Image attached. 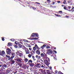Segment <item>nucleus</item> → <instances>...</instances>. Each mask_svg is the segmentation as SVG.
Segmentation results:
<instances>
[{
	"label": "nucleus",
	"instance_id": "nucleus-1",
	"mask_svg": "<svg viewBox=\"0 0 74 74\" xmlns=\"http://www.w3.org/2000/svg\"><path fill=\"white\" fill-rule=\"evenodd\" d=\"M23 52L21 51H18L16 52V55L20 57H22L23 56Z\"/></svg>",
	"mask_w": 74,
	"mask_h": 74
},
{
	"label": "nucleus",
	"instance_id": "nucleus-2",
	"mask_svg": "<svg viewBox=\"0 0 74 74\" xmlns=\"http://www.w3.org/2000/svg\"><path fill=\"white\" fill-rule=\"evenodd\" d=\"M54 53L53 51H52V50L50 49H49L47 51V54H48V55H53Z\"/></svg>",
	"mask_w": 74,
	"mask_h": 74
},
{
	"label": "nucleus",
	"instance_id": "nucleus-3",
	"mask_svg": "<svg viewBox=\"0 0 74 74\" xmlns=\"http://www.w3.org/2000/svg\"><path fill=\"white\" fill-rule=\"evenodd\" d=\"M5 53L4 51L3 50L1 51V50H0V55L2 56H4Z\"/></svg>",
	"mask_w": 74,
	"mask_h": 74
},
{
	"label": "nucleus",
	"instance_id": "nucleus-4",
	"mask_svg": "<svg viewBox=\"0 0 74 74\" xmlns=\"http://www.w3.org/2000/svg\"><path fill=\"white\" fill-rule=\"evenodd\" d=\"M7 50L6 52H7V54H8L9 55H10L11 53V50L10 48H7L6 49Z\"/></svg>",
	"mask_w": 74,
	"mask_h": 74
},
{
	"label": "nucleus",
	"instance_id": "nucleus-5",
	"mask_svg": "<svg viewBox=\"0 0 74 74\" xmlns=\"http://www.w3.org/2000/svg\"><path fill=\"white\" fill-rule=\"evenodd\" d=\"M12 58H11L10 59H9L10 61V63L11 64H14L15 63V60H12Z\"/></svg>",
	"mask_w": 74,
	"mask_h": 74
},
{
	"label": "nucleus",
	"instance_id": "nucleus-6",
	"mask_svg": "<svg viewBox=\"0 0 74 74\" xmlns=\"http://www.w3.org/2000/svg\"><path fill=\"white\" fill-rule=\"evenodd\" d=\"M11 71H12V70L11 69V68H9L6 70V74H8V73H10Z\"/></svg>",
	"mask_w": 74,
	"mask_h": 74
},
{
	"label": "nucleus",
	"instance_id": "nucleus-7",
	"mask_svg": "<svg viewBox=\"0 0 74 74\" xmlns=\"http://www.w3.org/2000/svg\"><path fill=\"white\" fill-rule=\"evenodd\" d=\"M25 50L26 54H29V53H30V51H29V50L27 48H26V49Z\"/></svg>",
	"mask_w": 74,
	"mask_h": 74
},
{
	"label": "nucleus",
	"instance_id": "nucleus-8",
	"mask_svg": "<svg viewBox=\"0 0 74 74\" xmlns=\"http://www.w3.org/2000/svg\"><path fill=\"white\" fill-rule=\"evenodd\" d=\"M1 68L3 69H5L7 67V65H6V64H4L3 65H1Z\"/></svg>",
	"mask_w": 74,
	"mask_h": 74
},
{
	"label": "nucleus",
	"instance_id": "nucleus-9",
	"mask_svg": "<svg viewBox=\"0 0 74 74\" xmlns=\"http://www.w3.org/2000/svg\"><path fill=\"white\" fill-rule=\"evenodd\" d=\"M21 58H17L16 59V60L18 62V63H22V62H22V61H21Z\"/></svg>",
	"mask_w": 74,
	"mask_h": 74
},
{
	"label": "nucleus",
	"instance_id": "nucleus-10",
	"mask_svg": "<svg viewBox=\"0 0 74 74\" xmlns=\"http://www.w3.org/2000/svg\"><path fill=\"white\" fill-rule=\"evenodd\" d=\"M35 48H36V49H41V48H38V46H37V44H35Z\"/></svg>",
	"mask_w": 74,
	"mask_h": 74
},
{
	"label": "nucleus",
	"instance_id": "nucleus-11",
	"mask_svg": "<svg viewBox=\"0 0 74 74\" xmlns=\"http://www.w3.org/2000/svg\"><path fill=\"white\" fill-rule=\"evenodd\" d=\"M12 68L13 69V70H14V71H16V70H17V66H13L12 67Z\"/></svg>",
	"mask_w": 74,
	"mask_h": 74
},
{
	"label": "nucleus",
	"instance_id": "nucleus-12",
	"mask_svg": "<svg viewBox=\"0 0 74 74\" xmlns=\"http://www.w3.org/2000/svg\"><path fill=\"white\" fill-rule=\"evenodd\" d=\"M12 56L11 57H12V58H13L15 57V54L14 53H11Z\"/></svg>",
	"mask_w": 74,
	"mask_h": 74
},
{
	"label": "nucleus",
	"instance_id": "nucleus-13",
	"mask_svg": "<svg viewBox=\"0 0 74 74\" xmlns=\"http://www.w3.org/2000/svg\"><path fill=\"white\" fill-rule=\"evenodd\" d=\"M24 62H23V63H24V62H25V63H27V62H28V59L27 58H25L24 59Z\"/></svg>",
	"mask_w": 74,
	"mask_h": 74
},
{
	"label": "nucleus",
	"instance_id": "nucleus-14",
	"mask_svg": "<svg viewBox=\"0 0 74 74\" xmlns=\"http://www.w3.org/2000/svg\"><path fill=\"white\" fill-rule=\"evenodd\" d=\"M36 53L37 54H38V55H40V51L39 50H37L36 51Z\"/></svg>",
	"mask_w": 74,
	"mask_h": 74
},
{
	"label": "nucleus",
	"instance_id": "nucleus-15",
	"mask_svg": "<svg viewBox=\"0 0 74 74\" xmlns=\"http://www.w3.org/2000/svg\"><path fill=\"white\" fill-rule=\"evenodd\" d=\"M32 62H33V61L32 60H30L28 61V63L29 64H30V63H32Z\"/></svg>",
	"mask_w": 74,
	"mask_h": 74
},
{
	"label": "nucleus",
	"instance_id": "nucleus-16",
	"mask_svg": "<svg viewBox=\"0 0 74 74\" xmlns=\"http://www.w3.org/2000/svg\"><path fill=\"white\" fill-rule=\"evenodd\" d=\"M36 67H41V65L40 64H38L36 65Z\"/></svg>",
	"mask_w": 74,
	"mask_h": 74
},
{
	"label": "nucleus",
	"instance_id": "nucleus-17",
	"mask_svg": "<svg viewBox=\"0 0 74 74\" xmlns=\"http://www.w3.org/2000/svg\"><path fill=\"white\" fill-rule=\"evenodd\" d=\"M46 47V45L45 44H44L41 47V49H44V48H45Z\"/></svg>",
	"mask_w": 74,
	"mask_h": 74
},
{
	"label": "nucleus",
	"instance_id": "nucleus-18",
	"mask_svg": "<svg viewBox=\"0 0 74 74\" xmlns=\"http://www.w3.org/2000/svg\"><path fill=\"white\" fill-rule=\"evenodd\" d=\"M18 48H22V45L20 43L19 44H18Z\"/></svg>",
	"mask_w": 74,
	"mask_h": 74
},
{
	"label": "nucleus",
	"instance_id": "nucleus-19",
	"mask_svg": "<svg viewBox=\"0 0 74 74\" xmlns=\"http://www.w3.org/2000/svg\"><path fill=\"white\" fill-rule=\"evenodd\" d=\"M36 58H37L38 59H40L41 58V56H38V55H36Z\"/></svg>",
	"mask_w": 74,
	"mask_h": 74
},
{
	"label": "nucleus",
	"instance_id": "nucleus-20",
	"mask_svg": "<svg viewBox=\"0 0 74 74\" xmlns=\"http://www.w3.org/2000/svg\"><path fill=\"white\" fill-rule=\"evenodd\" d=\"M44 62L45 63V64H48L49 63V62H48V61H47V60H44Z\"/></svg>",
	"mask_w": 74,
	"mask_h": 74
},
{
	"label": "nucleus",
	"instance_id": "nucleus-21",
	"mask_svg": "<svg viewBox=\"0 0 74 74\" xmlns=\"http://www.w3.org/2000/svg\"><path fill=\"white\" fill-rule=\"evenodd\" d=\"M34 63H33L32 62L29 64V65L30 66H31V67H33V66H34Z\"/></svg>",
	"mask_w": 74,
	"mask_h": 74
},
{
	"label": "nucleus",
	"instance_id": "nucleus-22",
	"mask_svg": "<svg viewBox=\"0 0 74 74\" xmlns=\"http://www.w3.org/2000/svg\"><path fill=\"white\" fill-rule=\"evenodd\" d=\"M31 36H32V37H35V34L33 33L32 34Z\"/></svg>",
	"mask_w": 74,
	"mask_h": 74
},
{
	"label": "nucleus",
	"instance_id": "nucleus-23",
	"mask_svg": "<svg viewBox=\"0 0 74 74\" xmlns=\"http://www.w3.org/2000/svg\"><path fill=\"white\" fill-rule=\"evenodd\" d=\"M45 60H47V61H48V62H50V60H49V58L47 57L45 59Z\"/></svg>",
	"mask_w": 74,
	"mask_h": 74
},
{
	"label": "nucleus",
	"instance_id": "nucleus-24",
	"mask_svg": "<svg viewBox=\"0 0 74 74\" xmlns=\"http://www.w3.org/2000/svg\"><path fill=\"white\" fill-rule=\"evenodd\" d=\"M6 57L7 58H8V60H9V59H11V58H12V57H11L10 58V56H6Z\"/></svg>",
	"mask_w": 74,
	"mask_h": 74
},
{
	"label": "nucleus",
	"instance_id": "nucleus-25",
	"mask_svg": "<svg viewBox=\"0 0 74 74\" xmlns=\"http://www.w3.org/2000/svg\"><path fill=\"white\" fill-rule=\"evenodd\" d=\"M23 68L24 69H26V65L24 64L23 65Z\"/></svg>",
	"mask_w": 74,
	"mask_h": 74
},
{
	"label": "nucleus",
	"instance_id": "nucleus-26",
	"mask_svg": "<svg viewBox=\"0 0 74 74\" xmlns=\"http://www.w3.org/2000/svg\"><path fill=\"white\" fill-rule=\"evenodd\" d=\"M32 58L33 59L34 61H35V60H36V59L35 58V57L34 56H32Z\"/></svg>",
	"mask_w": 74,
	"mask_h": 74
},
{
	"label": "nucleus",
	"instance_id": "nucleus-27",
	"mask_svg": "<svg viewBox=\"0 0 74 74\" xmlns=\"http://www.w3.org/2000/svg\"><path fill=\"white\" fill-rule=\"evenodd\" d=\"M14 43L16 45H19V44H20L19 42H18L17 41L15 42Z\"/></svg>",
	"mask_w": 74,
	"mask_h": 74
},
{
	"label": "nucleus",
	"instance_id": "nucleus-28",
	"mask_svg": "<svg viewBox=\"0 0 74 74\" xmlns=\"http://www.w3.org/2000/svg\"><path fill=\"white\" fill-rule=\"evenodd\" d=\"M22 47H23V49H24V50H25L26 48H26V47H25V46L23 45H22Z\"/></svg>",
	"mask_w": 74,
	"mask_h": 74
},
{
	"label": "nucleus",
	"instance_id": "nucleus-29",
	"mask_svg": "<svg viewBox=\"0 0 74 74\" xmlns=\"http://www.w3.org/2000/svg\"><path fill=\"white\" fill-rule=\"evenodd\" d=\"M47 74H51V71H49V70H48V71L47 72Z\"/></svg>",
	"mask_w": 74,
	"mask_h": 74
},
{
	"label": "nucleus",
	"instance_id": "nucleus-30",
	"mask_svg": "<svg viewBox=\"0 0 74 74\" xmlns=\"http://www.w3.org/2000/svg\"><path fill=\"white\" fill-rule=\"evenodd\" d=\"M47 1L48 3V4H50L51 1L50 0H47Z\"/></svg>",
	"mask_w": 74,
	"mask_h": 74
},
{
	"label": "nucleus",
	"instance_id": "nucleus-31",
	"mask_svg": "<svg viewBox=\"0 0 74 74\" xmlns=\"http://www.w3.org/2000/svg\"><path fill=\"white\" fill-rule=\"evenodd\" d=\"M32 54H29L28 56L29 57V58H30L32 57Z\"/></svg>",
	"mask_w": 74,
	"mask_h": 74
},
{
	"label": "nucleus",
	"instance_id": "nucleus-32",
	"mask_svg": "<svg viewBox=\"0 0 74 74\" xmlns=\"http://www.w3.org/2000/svg\"><path fill=\"white\" fill-rule=\"evenodd\" d=\"M71 0H69L68 1V3H70V4L72 5V3L71 2Z\"/></svg>",
	"mask_w": 74,
	"mask_h": 74
},
{
	"label": "nucleus",
	"instance_id": "nucleus-33",
	"mask_svg": "<svg viewBox=\"0 0 74 74\" xmlns=\"http://www.w3.org/2000/svg\"><path fill=\"white\" fill-rule=\"evenodd\" d=\"M64 10H68V9L67 8V7L66 6L64 7Z\"/></svg>",
	"mask_w": 74,
	"mask_h": 74
},
{
	"label": "nucleus",
	"instance_id": "nucleus-34",
	"mask_svg": "<svg viewBox=\"0 0 74 74\" xmlns=\"http://www.w3.org/2000/svg\"><path fill=\"white\" fill-rule=\"evenodd\" d=\"M40 56L41 57H44V54L43 53H41L40 54Z\"/></svg>",
	"mask_w": 74,
	"mask_h": 74
},
{
	"label": "nucleus",
	"instance_id": "nucleus-35",
	"mask_svg": "<svg viewBox=\"0 0 74 74\" xmlns=\"http://www.w3.org/2000/svg\"><path fill=\"white\" fill-rule=\"evenodd\" d=\"M47 55L45 53L44 54V57L45 59V58H47Z\"/></svg>",
	"mask_w": 74,
	"mask_h": 74
},
{
	"label": "nucleus",
	"instance_id": "nucleus-36",
	"mask_svg": "<svg viewBox=\"0 0 74 74\" xmlns=\"http://www.w3.org/2000/svg\"><path fill=\"white\" fill-rule=\"evenodd\" d=\"M34 53H35V52L33 51H32L31 52V53H32V54L33 55V54H34Z\"/></svg>",
	"mask_w": 74,
	"mask_h": 74
},
{
	"label": "nucleus",
	"instance_id": "nucleus-37",
	"mask_svg": "<svg viewBox=\"0 0 74 74\" xmlns=\"http://www.w3.org/2000/svg\"><path fill=\"white\" fill-rule=\"evenodd\" d=\"M38 38H32V39H31V40H37Z\"/></svg>",
	"mask_w": 74,
	"mask_h": 74
},
{
	"label": "nucleus",
	"instance_id": "nucleus-38",
	"mask_svg": "<svg viewBox=\"0 0 74 74\" xmlns=\"http://www.w3.org/2000/svg\"><path fill=\"white\" fill-rule=\"evenodd\" d=\"M35 37H38V34L36 33L35 34Z\"/></svg>",
	"mask_w": 74,
	"mask_h": 74
},
{
	"label": "nucleus",
	"instance_id": "nucleus-39",
	"mask_svg": "<svg viewBox=\"0 0 74 74\" xmlns=\"http://www.w3.org/2000/svg\"><path fill=\"white\" fill-rule=\"evenodd\" d=\"M41 65L40 67H41L42 68H44V64H42V65Z\"/></svg>",
	"mask_w": 74,
	"mask_h": 74
},
{
	"label": "nucleus",
	"instance_id": "nucleus-40",
	"mask_svg": "<svg viewBox=\"0 0 74 74\" xmlns=\"http://www.w3.org/2000/svg\"><path fill=\"white\" fill-rule=\"evenodd\" d=\"M8 45H9V46H12V43L10 42L8 43Z\"/></svg>",
	"mask_w": 74,
	"mask_h": 74
},
{
	"label": "nucleus",
	"instance_id": "nucleus-41",
	"mask_svg": "<svg viewBox=\"0 0 74 74\" xmlns=\"http://www.w3.org/2000/svg\"><path fill=\"white\" fill-rule=\"evenodd\" d=\"M63 3V4H66V0H64Z\"/></svg>",
	"mask_w": 74,
	"mask_h": 74
},
{
	"label": "nucleus",
	"instance_id": "nucleus-42",
	"mask_svg": "<svg viewBox=\"0 0 74 74\" xmlns=\"http://www.w3.org/2000/svg\"><path fill=\"white\" fill-rule=\"evenodd\" d=\"M33 49L34 51H36V48L35 47H34L33 48Z\"/></svg>",
	"mask_w": 74,
	"mask_h": 74
},
{
	"label": "nucleus",
	"instance_id": "nucleus-43",
	"mask_svg": "<svg viewBox=\"0 0 74 74\" xmlns=\"http://www.w3.org/2000/svg\"><path fill=\"white\" fill-rule=\"evenodd\" d=\"M71 7L70 6H68L67 9L68 10H70V9H71Z\"/></svg>",
	"mask_w": 74,
	"mask_h": 74
},
{
	"label": "nucleus",
	"instance_id": "nucleus-44",
	"mask_svg": "<svg viewBox=\"0 0 74 74\" xmlns=\"http://www.w3.org/2000/svg\"><path fill=\"white\" fill-rule=\"evenodd\" d=\"M24 41L25 42H29V41L27 40H26L25 39L24 40Z\"/></svg>",
	"mask_w": 74,
	"mask_h": 74
},
{
	"label": "nucleus",
	"instance_id": "nucleus-45",
	"mask_svg": "<svg viewBox=\"0 0 74 74\" xmlns=\"http://www.w3.org/2000/svg\"><path fill=\"white\" fill-rule=\"evenodd\" d=\"M36 4L37 5H40V3L38 2H35Z\"/></svg>",
	"mask_w": 74,
	"mask_h": 74
},
{
	"label": "nucleus",
	"instance_id": "nucleus-46",
	"mask_svg": "<svg viewBox=\"0 0 74 74\" xmlns=\"http://www.w3.org/2000/svg\"><path fill=\"white\" fill-rule=\"evenodd\" d=\"M14 46L15 48H18V47L16 45H14Z\"/></svg>",
	"mask_w": 74,
	"mask_h": 74
},
{
	"label": "nucleus",
	"instance_id": "nucleus-47",
	"mask_svg": "<svg viewBox=\"0 0 74 74\" xmlns=\"http://www.w3.org/2000/svg\"><path fill=\"white\" fill-rule=\"evenodd\" d=\"M58 74H64L63 73L61 72V71H59L58 72Z\"/></svg>",
	"mask_w": 74,
	"mask_h": 74
},
{
	"label": "nucleus",
	"instance_id": "nucleus-48",
	"mask_svg": "<svg viewBox=\"0 0 74 74\" xmlns=\"http://www.w3.org/2000/svg\"><path fill=\"white\" fill-rule=\"evenodd\" d=\"M10 40L12 41H15V39H11Z\"/></svg>",
	"mask_w": 74,
	"mask_h": 74
},
{
	"label": "nucleus",
	"instance_id": "nucleus-49",
	"mask_svg": "<svg viewBox=\"0 0 74 74\" xmlns=\"http://www.w3.org/2000/svg\"><path fill=\"white\" fill-rule=\"evenodd\" d=\"M46 48H50V47H49V46H47L46 47Z\"/></svg>",
	"mask_w": 74,
	"mask_h": 74
},
{
	"label": "nucleus",
	"instance_id": "nucleus-50",
	"mask_svg": "<svg viewBox=\"0 0 74 74\" xmlns=\"http://www.w3.org/2000/svg\"><path fill=\"white\" fill-rule=\"evenodd\" d=\"M53 52H54V53L55 54L57 53V52L56 50H53Z\"/></svg>",
	"mask_w": 74,
	"mask_h": 74
},
{
	"label": "nucleus",
	"instance_id": "nucleus-51",
	"mask_svg": "<svg viewBox=\"0 0 74 74\" xmlns=\"http://www.w3.org/2000/svg\"><path fill=\"white\" fill-rule=\"evenodd\" d=\"M40 61H41V62H42V63H44V61L42 60V59H40Z\"/></svg>",
	"mask_w": 74,
	"mask_h": 74
},
{
	"label": "nucleus",
	"instance_id": "nucleus-52",
	"mask_svg": "<svg viewBox=\"0 0 74 74\" xmlns=\"http://www.w3.org/2000/svg\"><path fill=\"white\" fill-rule=\"evenodd\" d=\"M55 15H56V16H62L60 15L59 14H58V15L55 14Z\"/></svg>",
	"mask_w": 74,
	"mask_h": 74
},
{
	"label": "nucleus",
	"instance_id": "nucleus-53",
	"mask_svg": "<svg viewBox=\"0 0 74 74\" xmlns=\"http://www.w3.org/2000/svg\"><path fill=\"white\" fill-rule=\"evenodd\" d=\"M0 74H4V72H0Z\"/></svg>",
	"mask_w": 74,
	"mask_h": 74
},
{
	"label": "nucleus",
	"instance_id": "nucleus-54",
	"mask_svg": "<svg viewBox=\"0 0 74 74\" xmlns=\"http://www.w3.org/2000/svg\"><path fill=\"white\" fill-rule=\"evenodd\" d=\"M58 12L59 13H62V11H58Z\"/></svg>",
	"mask_w": 74,
	"mask_h": 74
},
{
	"label": "nucleus",
	"instance_id": "nucleus-55",
	"mask_svg": "<svg viewBox=\"0 0 74 74\" xmlns=\"http://www.w3.org/2000/svg\"><path fill=\"white\" fill-rule=\"evenodd\" d=\"M73 9H74V7H72L71 9V11H72V10H73Z\"/></svg>",
	"mask_w": 74,
	"mask_h": 74
},
{
	"label": "nucleus",
	"instance_id": "nucleus-56",
	"mask_svg": "<svg viewBox=\"0 0 74 74\" xmlns=\"http://www.w3.org/2000/svg\"><path fill=\"white\" fill-rule=\"evenodd\" d=\"M5 40V39H4V38H2V41H4Z\"/></svg>",
	"mask_w": 74,
	"mask_h": 74
},
{
	"label": "nucleus",
	"instance_id": "nucleus-57",
	"mask_svg": "<svg viewBox=\"0 0 74 74\" xmlns=\"http://www.w3.org/2000/svg\"><path fill=\"white\" fill-rule=\"evenodd\" d=\"M56 74V73H58V71L57 70H56L55 71Z\"/></svg>",
	"mask_w": 74,
	"mask_h": 74
},
{
	"label": "nucleus",
	"instance_id": "nucleus-58",
	"mask_svg": "<svg viewBox=\"0 0 74 74\" xmlns=\"http://www.w3.org/2000/svg\"><path fill=\"white\" fill-rule=\"evenodd\" d=\"M65 17H66V18H69V16L66 15L65 16Z\"/></svg>",
	"mask_w": 74,
	"mask_h": 74
},
{
	"label": "nucleus",
	"instance_id": "nucleus-59",
	"mask_svg": "<svg viewBox=\"0 0 74 74\" xmlns=\"http://www.w3.org/2000/svg\"><path fill=\"white\" fill-rule=\"evenodd\" d=\"M41 72H42V73H44V71H43V70H42V69L41 70Z\"/></svg>",
	"mask_w": 74,
	"mask_h": 74
},
{
	"label": "nucleus",
	"instance_id": "nucleus-60",
	"mask_svg": "<svg viewBox=\"0 0 74 74\" xmlns=\"http://www.w3.org/2000/svg\"><path fill=\"white\" fill-rule=\"evenodd\" d=\"M57 3H60V1H57Z\"/></svg>",
	"mask_w": 74,
	"mask_h": 74
},
{
	"label": "nucleus",
	"instance_id": "nucleus-61",
	"mask_svg": "<svg viewBox=\"0 0 74 74\" xmlns=\"http://www.w3.org/2000/svg\"><path fill=\"white\" fill-rule=\"evenodd\" d=\"M29 50H30V51H32V48H29Z\"/></svg>",
	"mask_w": 74,
	"mask_h": 74
},
{
	"label": "nucleus",
	"instance_id": "nucleus-62",
	"mask_svg": "<svg viewBox=\"0 0 74 74\" xmlns=\"http://www.w3.org/2000/svg\"><path fill=\"white\" fill-rule=\"evenodd\" d=\"M19 65L20 66H22V65L21 64H19Z\"/></svg>",
	"mask_w": 74,
	"mask_h": 74
},
{
	"label": "nucleus",
	"instance_id": "nucleus-63",
	"mask_svg": "<svg viewBox=\"0 0 74 74\" xmlns=\"http://www.w3.org/2000/svg\"><path fill=\"white\" fill-rule=\"evenodd\" d=\"M53 58L54 59V60H56V57H54Z\"/></svg>",
	"mask_w": 74,
	"mask_h": 74
},
{
	"label": "nucleus",
	"instance_id": "nucleus-64",
	"mask_svg": "<svg viewBox=\"0 0 74 74\" xmlns=\"http://www.w3.org/2000/svg\"><path fill=\"white\" fill-rule=\"evenodd\" d=\"M50 70H52V67H51V66H50Z\"/></svg>",
	"mask_w": 74,
	"mask_h": 74
}]
</instances>
